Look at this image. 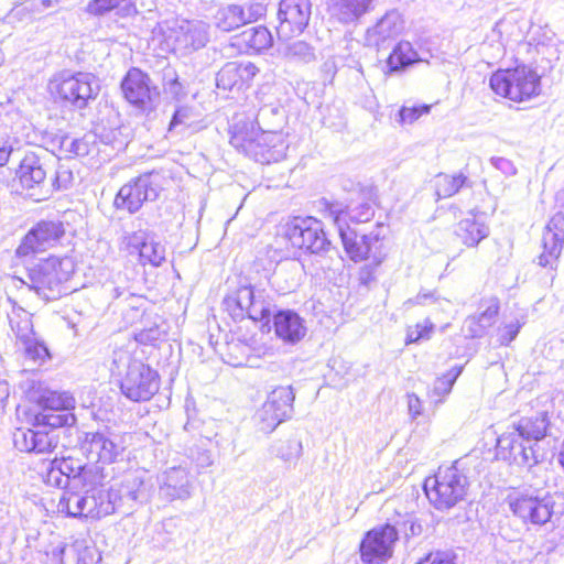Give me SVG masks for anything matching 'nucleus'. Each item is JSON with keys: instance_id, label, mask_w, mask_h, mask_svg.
<instances>
[{"instance_id": "nucleus-32", "label": "nucleus", "mask_w": 564, "mask_h": 564, "mask_svg": "<svg viewBox=\"0 0 564 564\" xmlns=\"http://www.w3.org/2000/svg\"><path fill=\"white\" fill-rule=\"evenodd\" d=\"M9 322L20 344L36 336L33 329L32 316L23 308H13L9 315Z\"/></svg>"}, {"instance_id": "nucleus-16", "label": "nucleus", "mask_w": 564, "mask_h": 564, "mask_svg": "<svg viewBox=\"0 0 564 564\" xmlns=\"http://www.w3.org/2000/svg\"><path fill=\"white\" fill-rule=\"evenodd\" d=\"M121 243L130 254L139 256L142 265L160 267L166 259L165 245L147 230L126 232Z\"/></svg>"}, {"instance_id": "nucleus-50", "label": "nucleus", "mask_w": 564, "mask_h": 564, "mask_svg": "<svg viewBox=\"0 0 564 564\" xmlns=\"http://www.w3.org/2000/svg\"><path fill=\"white\" fill-rule=\"evenodd\" d=\"M35 440L36 430L20 427L13 433L14 446L21 452H33L34 447H36L34 445Z\"/></svg>"}, {"instance_id": "nucleus-13", "label": "nucleus", "mask_w": 564, "mask_h": 564, "mask_svg": "<svg viewBox=\"0 0 564 564\" xmlns=\"http://www.w3.org/2000/svg\"><path fill=\"white\" fill-rule=\"evenodd\" d=\"M312 14L310 0H280L276 33L282 40L300 35L307 28Z\"/></svg>"}, {"instance_id": "nucleus-38", "label": "nucleus", "mask_w": 564, "mask_h": 564, "mask_svg": "<svg viewBox=\"0 0 564 564\" xmlns=\"http://www.w3.org/2000/svg\"><path fill=\"white\" fill-rule=\"evenodd\" d=\"M163 91L165 98L171 102H181L188 94L173 68H166L163 72Z\"/></svg>"}, {"instance_id": "nucleus-39", "label": "nucleus", "mask_w": 564, "mask_h": 564, "mask_svg": "<svg viewBox=\"0 0 564 564\" xmlns=\"http://www.w3.org/2000/svg\"><path fill=\"white\" fill-rule=\"evenodd\" d=\"M57 509L69 517H84L85 491L83 494L73 490L64 491L59 498Z\"/></svg>"}, {"instance_id": "nucleus-21", "label": "nucleus", "mask_w": 564, "mask_h": 564, "mask_svg": "<svg viewBox=\"0 0 564 564\" xmlns=\"http://www.w3.org/2000/svg\"><path fill=\"white\" fill-rule=\"evenodd\" d=\"M191 489L189 471L185 467L174 466L159 476V494L167 501L188 499Z\"/></svg>"}, {"instance_id": "nucleus-31", "label": "nucleus", "mask_w": 564, "mask_h": 564, "mask_svg": "<svg viewBox=\"0 0 564 564\" xmlns=\"http://www.w3.org/2000/svg\"><path fill=\"white\" fill-rule=\"evenodd\" d=\"M518 433L525 441H540L546 435L547 420L546 413H540L535 417H525L520 420L516 426Z\"/></svg>"}, {"instance_id": "nucleus-20", "label": "nucleus", "mask_w": 564, "mask_h": 564, "mask_svg": "<svg viewBox=\"0 0 564 564\" xmlns=\"http://www.w3.org/2000/svg\"><path fill=\"white\" fill-rule=\"evenodd\" d=\"M241 313H246L253 321H269L273 303L264 290L251 286L240 288L234 299Z\"/></svg>"}, {"instance_id": "nucleus-12", "label": "nucleus", "mask_w": 564, "mask_h": 564, "mask_svg": "<svg viewBox=\"0 0 564 564\" xmlns=\"http://www.w3.org/2000/svg\"><path fill=\"white\" fill-rule=\"evenodd\" d=\"M160 189L159 174L145 173L124 184L117 193L113 204L117 209L134 214L145 202L155 200Z\"/></svg>"}, {"instance_id": "nucleus-51", "label": "nucleus", "mask_w": 564, "mask_h": 564, "mask_svg": "<svg viewBox=\"0 0 564 564\" xmlns=\"http://www.w3.org/2000/svg\"><path fill=\"white\" fill-rule=\"evenodd\" d=\"M338 213H344L343 223L347 216L354 223H367L373 217L375 209L370 203L366 202L350 207L348 212L339 210Z\"/></svg>"}, {"instance_id": "nucleus-45", "label": "nucleus", "mask_w": 564, "mask_h": 564, "mask_svg": "<svg viewBox=\"0 0 564 564\" xmlns=\"http://www.w3.org/2000/svg\"><path fill=\"white\" fill-rule=\"evenodd\" d=\"M520 434L517 429L513 432L503 433L497 441L498 452L503 456V458L513 459L519 447L523 444L520 442Z\"/></svg>"}, {"instance_id": "nucleus-25", "label": "nucleus", "mask_w": 564, "mask_h": 564, "mask_svg": "<svg viewBox=\"0 0 564 564\" xmlns=\"http://www.w3.org/2000/svg\"><path fill=\"white\" fill-rule=\"evenodd\" d=\"M121 90L128 102L134 106H144L152 101V89L150 78L137 67L128 70L121 82Z\"/></svg>"}, {"instance_id": "nucleus-17", "label": "nucleus", "mask_w": 564, "mask_h": 564, "mask_svg": "<svg viewBox=\"0 0 564 564\" xmlns=\"http://www.w3.org/2000/svg\"><path fill=\"white\" fill-rule=\"evenodd\" d=\"M64 231L63 223L42 220L25 235L17 249V254L26 257L35 252H42L54 246L64 235Z\"/></svg>"}, {"instance_id": "nucleus-27", "label": "nucleus", "mask_w": 564, "mask_h": 564, "mask_svg": "<svg viewBox=\"0 0 564 564\" xmlns=\"http://www.w3.org/2000/svg\"><path fill=\"white\" fill-rule=\"evenodd\" d=\"M499 313V303L492 299L486 310L479 315L469 316L464 322V332L468 337L480 338L496 323Z\"/></svg>"}, {"instance_id": "nucleus-64", "label": "nucleus", "mask_w": 564, "mask_h": 564, "mask_svg": "<svg viewBox=\"0 0 564 564\" xmlns=\"http://www.w3.org/2000/svg\"><path fill=\"white\" fill-rule=\"evenodd\" d=\"M513 26L514 25L511 21L500 20L495 24L492 32L496 33L500 40H503V34L507 33Z\"/></svg>"}, {"instance_id": "nucleus-46", "label": "nucleus", "mask_w": 564, "mask_h": 564, "mask_svg": "<svg viewBox=\"0 0 564 564\" xmlns=\"http://www.w3.org/2000/svg\"><path fill=\"white\" fill-rule=\"evenodd\" d=\"M430 108H397L391 111L390 119L394 126L412 124L423 113H427Z\"/></svg>"}, {"instance_id": "nucleus-29", "label": "nucleus", "mask_w": 564, "mask_h": 564, "mask_svg": "<svg viewBox=\"0 0 564 564\" xmlns=\"http://www.w3.org/2000/svg\"><path fill=\"white\" fill-rule=\"evenodd\" d=\"M102 488H90L85 490V509L84 517L91 519H100L111 514L112 507L105 503Z\"/></svg>"}, {"instance_id": "nucleus-35", "label": "nucleus", "mask_w": 564, "mask_h": 564, "mask_svg": "<svg viewBox=\"0 0 564 564\" xmlns=\"http://www.w3.org/2000/svg\"><path fill=\"white\" fill-rule=\"evenodd\" d=\"M467 182L468 177L462 172L455 175L441 173L435 180L436 195L441 198L452 197L458 193Z\"/></svg>"}, {"instance_id": "nucleus-6", "label": "nucleus", "mask_w": 564, "mask_h": 564, "mask_svg": "<svg viewBox=\"0 0 564 564\" xmlns=\"http://www.w3.org/2000/svg\"><path fill=\"white\" fill-rule=\"evenodd\" d=\"M495 94L514 102H523L540 94V77L527 66L499 69L490 77Z\"/></svg>"}, {"instance_id": "nucleus-47", "label": "nucleus", "mask_w": 564, "mask_h": 564, "mask_svg": "<svg viewBox=\"0 0 564 564\" xmlns=\"http://www.w3.org/2000/svg\"><path fill=\"white\" fill-rule=\"evenodd\" d=\"M462 368H452L447 373L435 381L433 395L440 397V399L436 400V403H441L443 398L452 391V388Z\"/></svg>"}, {"instance_id": "nucleus-14", "label": "nucleus", "mask_w": 564, "mask_h": 564, "mask_svg": "<svg viewBox=\"0 0 564 564\" xmlns=\"http://www.w3.org/2000/svg\"><path fill=\"white\" fill-rule=\"evenodd\" d=\"M398 540V531L393 525L383 524L373 528L360 543V558L364 564H382L393 553Z\"/></svg>"}, {"instance_id": "nucleus-23", "label": "nucleus", "mask_w": 564, "mask_h": 564, "mask_svg": "<svg viewBox=\"0 0 564 564\" xmlns=\"http://www.w3.org/2000/svg\"><path fill=\"white\" fill-rule=\"evenodd\" d=\"M143 482L137 477L127 479L118 488L104 489L105 503L112 507L111 514L122 512L129 514L133 509V503L141 497V487Z\"/></svg>"}, {"instance_id": "nucleus-42", "label": "nucleus", "mask_w": 564, "mask_h": 564, "mask_svg": "<svg viewBox=\"0 0 564 564\" xmlns=\"http://www.w3.org/2000/svg\"><path fill=\"white\" fill-rule=\"evenodd\" d=\"M20 345L23 348L25 358L34 365L41 366L51 358L46 345L36 336Z\"/></svg>"}, {"instance_id": "nucleus-54", "label": "nucleus", "mask_w": 564, "mask_h": 564, "mask_svg": "<svg viewBox=\"0 0 564 564\" xmlns=\"http://www.w3.org/2000/svg\"><path fill=\"white\" fill-rule=\"evenodd\" d=\"M434 325L425 319L423 323H417L415 326H411L406 332V344L417 343L422 339H429L433 333Z\"/></svg>"}, {"instance_id": "nucleus-49", "label": "nucleus", "mask_w": 564, "mask_h": 564, "mask_svg": "<svg viewBox=\"0 0 564 564\" xmlns=\"http://www.w3.org/2000/svg\"><path fill=\"white\" fill-rule=\"evenodd\" d=\"M61 473L70 489H74L75 478L80 474L82 462L72 457L55 459Z\"/></svg>"}, {"instance_id": "nucleus-55", "label": "nucleus", "mask_w": 564, "mask_h": 564, "mask_svg": "<svg viewBox=\"0 0 564 564\" xmlns=\"http://www.w3.org/2000/svg\"><path fill=\"white\" fill-rule=\"evenodd\" d=\"M513 463L518 465H524L532 467L538 464V456L535 455V451L533 446H525L524 444L519 447L516 456L512 459Z\"/></svg>"}, {"instance_id": "nucleus-4", "label": "nucleus", "mask_w": 564, "mask_h": 564, "mask_svg": "<svg viewBox=\"0 0 564 564\" xmlns=\"http://www.w3.org/2000/svg\"><path fill=\"white\" fill-rule=\"evenodd\" d=\"M343 217L344 213H336L334 223L338 228L348 257L355 262L371 259L375 264H380L387 257L383 243L386 227L382 224H377L375 230L358 237L349 226L343 225Z\"/></svg>"}, {"instance_id": "nucleus-61", "label": "nucleus", "mask_w": 564, "mask_h": 564, "mask_svg": "<svg viewBox=\"0 0 564 564\" xmlns=\"http://www.w3.org/2000/svg\"><path fill=\"white\" fill-rule=\"evenodd\" d=\"M416 564H455V562L451 554L445 552H437L427 555Z\"/></svg>"}, {"instance_id": "nucleus-63", "label": "nucleus", "mask_w": 564, "mask_h": 564, "mask_svg": "<svg viewBox=\"0 0 564 564\" xmlns=\"http://www.w3.org/2000/svg\"><path fill=\"white\" fill-rule=\"evenodd\" d=\"M291 52L293 55H299L305 61H308L313 57L312 48L306 43L301 41L295 42L291 46Z\"/></svg>"}, {"instance_id": "nucleus-56", "label": "nucleus", "mask_w": 564, "mask_h": 564, "mask_svg": "<svg viewBox=\"0 0 564 564\" xmlns=\"http://www.w3.org/2000/svg\"><path fill=\"white\" fill-rule=\"evenodd\" d=\"M73 181V173L69 169L59 166L53 180L50 181L54 185V192L56 189L67 188Z\"/></svg>"}, {"instance_id": "nucleus-5", "label": "nucleus", "mask_w": 564, "mask_h": 564, "mask_svg": "<svg viewBox=\"0 0 564 564\" xmlns=\"http://www.w3.org/2000/svg\"><path fill=\"white\" fill-rule=\"evenodd\" d=\"M113 362L127 364V370L121 378V392L131 401H149L160 388L159 375L140 360L131 359L127 351L117 354Z\"/></svg>"}, {"instance_id": "nucleus-59", "label": "nucleus", "mask_w": 564, "mask_h": 564, "mask_svg": "<svg viewBox=\"0 0 564 564\" xmlns=\"http://www.w3.org/2000/svg\"><path fill=\"white\" fill-rule=\"evenodd\" d=\"M521 325L516 322L509 325H506L500 329L499 341L501 345H509L518 335Z\"/></svg>"}, {"instance_id": "nucleus-62", "label": "nucleus", "mask_w": 564, "mask_h": 564, "mask_svg": "<svg viewBox=\"0 0 564 564\" xmlns=\"http://www.w3.org/2000/svg\"><path fill=\"white\" fill-rule=\"evenodd\" d=\"M491 163L496 169L500 170L502 173L507 175H514L517 172L511 161L505 158H492Z\"/></svg>"}, {"instance_id": "nucleus-24", "label": "nucleus", "mask_w": 564, "mask_h": 564, "mask_svg": "<svg viewBox=\"0 0 564 564\" xmlns=\"http://www.w3.org/2000/svg\"><path fill=\"white\" fill-rule=\"evenodd\" d=\"M403 30L404 20L402 14L398 10H390L373 26L367 30V44L379 47L387 41L394 40Z\"/></svg>"}, {"instance_id": "nucleus-40", "label": "nucleus", "mask_w": 564, "mask_h": 564, "mask_svg": "<svg viewBox=\"0 0 564 564\" xmlns=\"http://www.w3.org/2000/svg\"><path fill=\"white\" fill-rule=\"evenodd\" d=\"M272 453L284 463H295L302 456V442L297 438L279 441L272 445Z\"/></svg>"}, {"instance_id": "nucleus-2", "label": "nucleus", "mask_w": 564, "mask_h": 564, "mask_svg": "<svg viewBox=\"0 0 564 564\" xmlns=\"http://www.w3.org/2000/svg\"><path fill=\"white\" fill-rule=\"evenodd\" d=\"M510 512L524 525L555 524L564 514V494L546 492L539 496L534 490L517 488L505 499Z\"/></svg>"}, {"instance_id": "nucleus-1", "label": "nucleus", "mask_w": 564, "mask_h": 564, "mask_svg": "<svg viewBox=\"0 0 564 564\" xmlns=\"http://www.w3.org/2000/svg\"><path fill=\"white\" fill-rule=\"evenodd\" d=\"M230 143L239 152L262 164L285 158L288 143L281 132L264 131L243 112L232 117Z\"/></svg>"}, {"instance_id": "nucleus-9", "label": "nucleus", "mask_w": 564, "mask_h": 564, "mask_svg": "<svg viewBox=\"0 0 564 564\" xmlns=\"http://www.w3.org/2000/svg\"><path fill=\"white\" fill-rule=\"evenodd\" d=\"M283 236L294 248L319 254L330 247L323 225L313 217H295L283 226Z\"/></svg>"}, {"instance_id": "nucleus-37", "label": "nucleus", "mask_w": 564, "mask_h": 564, "mask_svg": "<svg viewBox=\"0 0 564 564\" xmlns=\"http://www.w3.org/2000/svg\"><path fill=\"white\" fill-rule=\"evenodd\" d=\"M241 42L254 51H262L272 45V35L264 26H252L240 34Z\"/></svg>"}, {"instance_id": "nucleus-10", "label": "nucleus", "mask_w": 564, "mask_h": 564, "mask_svg": "<svg viewBox=\"0 0 564 564\" xmlns=\"http://www.w3.org/2000/svg\"><path fill=\"white\" fill-rule=\"evenodd\" d=\"M70 271L69 260L50 257L32 269L30 286L45 300L56 299L61 294L62 283L68 280Z\"/></svg>"}, {"instance_id": "nucleus-8", "label": "nucleus", "mask_w": 564, "mask_h": 564, "mask_svg": "<svg viewBox=\"0 0 564 564\" xmlns=\"http://www.w3.org/2000/svg\"><path fill=\"white\" fill-rule=\"evenodd\" d=\"M48 91L55 102L87 106L89 101L96 100L100 85L98 79L89 73L68 76L59 74L50 80Z\"/></svg>"}, {"instance_id": "nucleus-53", "label": "nucleus", "mask_w": 564, "mask_h": 564, "mask_svg": "<svg viewBox=\"0 0 564 564\" xmlns=\"http://www.w3.org/2000/svg\"><path fill=\"white\" fill-rule=\"evenodd\" d=\"M124 0H90L85 11L93 17H102L117 9Z\"/></svg>"}, {"instance_id": "nucleus-22", "label": "nucleus", "mask_w": 564, "mask_h": 564, "mask_svg": "<svg viewBox=\"0 0 564 564\" xmlns=\"http://www.w3.org/2000/svg\"><path fill=\"white\" fill-rule=\"evenodd\" d=\"M258 68L251 62H229L217 73L216 86L224 93L240 90L257 74Z\"/></svg>"}, {"instance_id": "nucleus-28", "label": "nucleus", "mask_w": 564, "mask_h": 564, "mask_svg": "<svg viewBox=\"0 0 564 564\" xmlns=\"http://www.w3.org/2000/svg\"><path fill=\"white\" fill-rule=\"evenodd\" d=\"M456 235L465 246L475 247L489 235V228L470 215L458 223Z\"/></svg>"}, {"instance_id": "nucleus-30", "label": "nucleus", "mask_w": 564, "mask_h": 564, "mask_svg": "<svg viewBox=\"0 0 564 564\" xmlns=\"http://www.w3.org/2000/svg\"><path fill=\"white\" fill-rule=\"evenodd\" d=\"M376 0H337L336 10L341 22L349 23L358 20L361 15L373 8Z\"/></svg>"}, {"instance_id": "nucleus-11", "label": "nucleus", "mask_w": 564, "mask_h": 564, "mask_svg": "<svg viewBox=\"0 0 564 564\" xmlns=\"http://www.w3.org/2000/svg\"><path fill=\"white\" fill-rule=\"evenodd\" d=\"M41 412L34 416V425L62 427L70 426L75 423V416L69 410L75 408V399L66 391H44L37 400Z\"/></svg>"}, {"instance_id": "nucleus-3", "label": "nucleus", "mask_w": 564, "mask_h": 564, "mask_svg": "<svg viewBox=\"0 0 564 564\" xmlns=\"http://www.w3.org/2000/svg\"><path fill=\"white\" fill-rule=\"evenodd\" d=\"M468 487V478L458 467V462L451 466H441L424 482L426 497L437 510H448L463 501Z\"/></svg>"}, {"instance_id": "nucleus-52", "label": "nucleus", "mask_w": 564, "mask_h": 564, "mask_svg": "<svg viewBox=\"0 0 564 564\" xmlns=\"http://www.w3.org/2000/svg\"><path fill=\"white\" fill-rule=\"evenodd\" d=\"M58 438L53 431L36 430V440L34 442L33 452L37 454L51 453L56 448Z\"/></svg>"}, {"instance_id": "nucleus-58", "label": "nucleus", "mask_w": 564, "mask_h": 564, "mask_svg": "<svg viewBox=\"0 0 564 564\" xmlns=\"http://www.w3.org/2000/svg\"><path fill=\"white\" fill-rule=\"evenodd\" d=\"M265 12V7L260 2L250 3L247 9L243 8L245 24L257 21Z\"/></svg>"}, {"instance_id": "nucleus-34", "label": "nucleus", "mask_w": 564, "mask_h": 564, "mask_svg": "<svg viewBox=\"0 0 564 564\" xmlns=\"http://www.w3.org/2000/svg\"><path fill=\"white\" fill-rule=\"evenodd\" d=\"M215 19L219 30L224 32L234 31L245 25L243 8L237 4H229L219 9Z\"/></svg>"}, {"instance_id": "nucleus-7", "label": "nucleus", "mask_w": 564, "mask_h": 564, "mask_svg": "<svg viewBox=\"0 0 564 564\" xmlns=\"http://www.w3.org/2000/svg\"><path fill=\"white\" fill-rule=\"evenodd\" d=\"M207 29V24L202 21L172 19L159 23L154 32L162 36L167 51L185 53L206 45L208 41Z\"/></svg>"}, {"instance_id": "nucleus-19", "label": "nucleus", "mask_w": 564, "mask_h": 564, "mask_svg": "<svg viewBox=\"0 0 564 564\" xmlns=\"http://www.w3.org/2000/svg\"><path fill=\"white\" fill-rule=\"evenodd\" d=\"M542 243L543 252L539 257V264L555 270L564 243V215L562 213H556L547 223Z\"/></svg>"}, {"instance_id": "nucleus-36", "label": "nucleus", "mask_w": 564, "mask_h": 564, "mask_svg": "<svg viewBox=\"0 0 564 564\" xmlns=\"http://www.w3.org/2000/svg\"><path fill=\"white\" fill-rule=\"evenodd\" d=\"M417 53L410 42H400L389 55L387 64L390 70L402 69L417 62Z\"/></svg>"}, {"instance_id": "nucleus-48", "label": "nucleus", "mask_w": 564, "mask_h": 564, "mask_svg": "<svg viewBox=\"0 0 564 564\" xmlns=\"http://www.w3.org/2000/svg\"><path fill=\"white\" fill-rule=\"evenodd\" d=\"M99 474L100 469L98 466L82 464L80 474L75 478L74 489L84 488L86 490L97 488L96 485L100 478Z\"/></svg>"}, {"instance_id": "nucleus-15", "label": "nucleus", "mask_w": 564, "mask_h": 564, "mask_svg": "<svg viewBox=\"0 0 564 564\" xmlns=\"http://www.w3.org/2000/svg\"><path fill=\"white\" fill-rule=\"evenodd\" d=\"M18 177L25 195L35 202H42L54 193V185L46 180V170L34 154H28L21 161Z\"/></svg>"}, {"instance_id": "nucleus-60", "label": "nucleus", "mask_w": 564, "mask_h": 564, "mask_svg": "<svg viewBox=\"0 0 564 564\" xmlns=\"http://www.w3.org/2000/svg\"><path fill=\"white\" fill-rule=\"evenodd\" d=\"M408 412L412 420H416L423 412L422 401L415 393H408Z\"/></svg>"}, {"instance_id": "nucleus-18", "label": "nucleus", "mask_w": 564, "mask_h": 564, "mask_svg": "<svg viewBox=\"0 0 564 564\" xmlns=\"http://www.w3.org/2000/svg\"><path fill=\"white\" fill-rule=\"evenodd\" d=\"M84 448L88 459L111 464L123 452L124 446L119 435L97 432L86 435Z\"/></svg>"}, {"instance_id": "nucleus-33", "label": "nucleus", "mask_w": 564, "mask_h": 564, "mask_svg": "<svg viewBox=\"0 0 564 564\" xmlns=\"http://www.w3.org/2000/svg\"><path fill=\"white\" fill-rule=\"evenodd\" d=\"M295 399L292 387H278L272 390L267 401L272 403V409L275 410L278 416L289 419L293 412V402Z\"/></svg>"}, {"instance_id": "nucleus-57", "label": "nucleus", "mask_w": 564, "mask_h": 564, "mask_svg": "<svg viewBox=\"0 0 564 564\" xmlns=\"http://www.w3.org/2000/svg\"><path fill=\"white\" fill-rule=\"evenodd\" d=\"M45 481L55 487H67V484L63 477V474L59 470L56 460H52L50 464V468L47 469Z\"/></svg>"}, {"instance_id": "nucleus-41", "label": "nucleus", "mask_w": 564, "mask_h": 564, "mask_svg": "<svg viewBox=\"0 0 564 564\" xmlns=\"http://www.w3.org/2000/svg\"><path fill=\"white\" fill-rule=\"evenodd\" d=\"M97 144V137L94 133H86L78 139H64L62 147L65 151L73 153L77 156H85L90 154Z\"/></svg>"}, {"instance_id": "nucleus-44", "label": "nucleus", "mask_w": 564, "mask_h": 564, "mask_svg": "<svg viewBox=\"0 0 564 564\" xmlns=\"http://www.w3.org/2000/svg\"><path fill=\"white\" fill-rule=\"evenodd\" d=\"M271 404L272 403H269L265 400L256 413V420L259 423V429L265 433L274 431L280 423L286 420L283 416H278V413L272 409Z\"/></svg>"}, {"instance_id": "nucleus-43", "label": "nucleus", "mask_w": 564, "mask_h": 564, "mask_svg": "<svg viewBox=\"0 0 564 564\" xmlns=\"http://www.w3.org/2000/svg\"><path fill=\"white\" fill-rule=\"evenodd\" d=\"M195 108H177L171 123L170 130L178 126H184L192 131H198L205 127L202 120H198V115L195 113Z\"/></svg>"}, {"instance_id": "nucleus-26", "label": "nucleus", "mask_w": 564, "mask_h": 564, "mask_svg": "<svg viewBox=\"0 0 564 564\" xmlns=\"http://www.w3.org/2000/svg\"><path fill=\"white\" fill-rule=\"evenodd\" d=\"M275 334L285 343L295 344L306 335V326L300 315L293 311H280L273 316Z\"/></svg>"}]
</instances>
